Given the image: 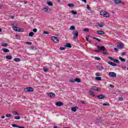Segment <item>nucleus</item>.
Instances as JSON below:
<instances>
[{
	"instance_id": "1",
	"label": "nucleus",
	"mask_w": 128,
	"mask_h": 128,
	"mask_svg": "<svg viewBox=\"0 0 128 128\" xmlns=\"http://www.w3.org/2000/svg\"><path fill=\"white\" fill-rule=\"evenodd\" d=\"M100 16H104V18H110V14L108 12H100Z\"/></svg>"
},
{
	"instance_id": "2",
	"label": "nucleus",
	"mask_w": 128,
	"mask_h": 128,
	"mask_svg": "<svg viewBox=\"0 0 128 128\" xmlns=\"http://www.w3.org/2000/svg\"><path fill=\"white\" fill-rule=\"evenodd\" d=\"M52 42H55V44H58V42H60V40L58 39V38L56 37V36H52Z\"/></svg>"
},
{
	"instance_id": "3",
	"label": "nucleus",
	"mask_w": 128,
	"mask_h": 128,
	"mask_svg": "<svg viewBox=\"0 0 128 128\" xmlns=\"http://www.w3.org/2000/svg\"><path fill=\"white\" fill-rule=\"evenodd\" d=\"M24 92H32L34 90V89L32 88L31 87H27L24 89Z\"/></svg>"
},
{
	"instance_id": "4",
	"label": "nucleus",
	"mask_w": 128,
	"mask_h": 128,
	"mask_svg": "<svg viewBox=\"0 0 128 128\" xmlns=\"http://www.w3.org/2000/svg\"><path fill=\"white\" fill-rule=\"evenodd\" d=\"M109 76H110V78H116V74L114 72H110L108 73Z\"/></svg>"
},
{
	"instance_id": "5",
	"label": "nucleus",
	"mask_w": 128,
	"mask_h": 128,
	"mask_svg": "<svg viewBox=\"0 0 128 128\" xmlns=\"http://www.w3.org/2000/svg\"><path fill=\"white\" fill-rule=\"evenodd\" d=\"M74 34V40H76V38L78 36V31H75L74 32H73Z\"/></svg>"
},
{
	"instance_id": "6",
	"label": "nucleus",
	"mask_w": 128,
	"mask_h": 128,
	"mask_svg": "<svg viewBox=\"0 0 128 128\" xmlns=\"http://www.w3.org/2000/svg\"><path fill=\"white\" fill-rule=\"evenodd\" d=\"M97 98L99 100H104V98H106V96L102 95V94H99L97 96Z\"/></svg>"
},
{
	"instance_id": "7",
	"label": "nucleus",
	"mask_w": 128,
	"mask_h": 128,
	"mask_svg": "<svg viewBox=\"0 0 128 128\" xmlns=\"http://www.w3.org/2000/svg\"><path fill=\"white\" fill-rule=\"evenodd\" d=\"M56 106H64V103H62V102H58L56 103Z\"/></svg>"
},
{
	"instance_id": "8",
	"label": "nucleus",
	"mask_w": 128,
	"mask_h": 128,
	"mask_svg": "<svg viewBox=\"0 0 128 128\" xmlns=\"http://www.w3.org/2000/svg\"><path fill=\"white\" fill-rule=\"evenodd\" d=\"M92 90H98V91L101 90L100 88L98 87V86H93V87H92Z\"/></svg>"
},
{
	"instance_id": "9",
	"label": "nucleus",
	"mask_w": 128,
	"mask_h": 128,
	"mask_svg": "<svg viewBox=\"0 0 128 128\" xmlns=\"http://www.w3.org/2000/svg\"><path fill=\"white\" fill-rule=\"evenodd\" d=\"M12 29L16 32H22V29H18V27H13Z\"/></svg>"
},
{
	"instance_id": "10",
	"label": "nucleus",
	"mask_w": 128,
	"mask_h": 128,
	"mask_svg": "<svg viewBox=\"0 0 128 128\" xmlns=\"http://www.w3.org/2000/svg\"><path fill=\"white\" fill-rule=\"evenodd\" d=\"M43 10L46 12H50V10L48 8V7H44L43 8Z\"/></svg>"
},
{
	"instance_id": "11",
	"label": "nucleus",
	"mask_w": 128,
	"mask_h": 128,
	"mask_svg": "<svg viewBox=\"0 0 128 128\" xmlns=\"http://www.w3.org/2000/svg\"><path fill=\"white\" fill-rule=\"evenodd\" d=\"M48 96L50 98H54L56 96V94L52 92H50L48 94Z\"/></svg>"
},
{
	"instance_id": "12",
	"label": "nucleus",
	"mask_w": 128,
	"mask_h": 128,
	"mask_svg": "<svg viewBox=\"0 0 128 128\" xmlns=\"http://www.w3.org/2000/svg\"><path fill=\"white\" fill-rule=\"evenodd\" d=\"M98 48L100 50H102V52H104V50H106V47H104V46H102L101 47L100 46H98Z\"/></svg>"
},
{
	"instance_id": "13",
	"label": "nucleus",
	"mask_w": 128,
	"mask_h": 128,
	"mask_svg": "<svg viewBox=\"0 0 128 128\" xmlns=\"http://www.w3.org/2000/svg\"><path fill=\"white\" fill-rule=\"evenodd\" d=\"M108 64H110V66H116L117 64L115 63H114L112 62H108Z\"/></svg>"
},
{
	"instance_id": "14",
	"label": "nucleus",
	"mask_w": 128,
	"mask_h": 128,
	"mask_svg": "<svg viewBox=\"0 0 128 128\" xmlns=\"http://www.w3.org/2000/svg\"><path fill=\"white\" fill-rule=\"evenodd\" d=\"M118 48H124V44L120 43L118 46H117Z\"/></svg>"
},
{
	"instance_id": "15",
	"label": "nucleus",
	"mask_w": 128,
	"mask_h": 128,
	"mask_svg": "<svg viewBox=\"0 0 128 128\" xmlns=\"http://www.w3.org/2000/svg\"><path fill=\"white\" fill-rule=\"evenodd\" d=\"M65 48H72V44L70 43H66V44L64 45Z\"/></svg>"
},
{
	"instance_id": "16",
	"label": "nucleus",
	"mask_w": 128,
	"mask_h": 128,
	"mask_svg": "<svg viewBox=\"0 0 128 128\" xmlns=\"http://www.w3.org/2000/svg\"><path fill=\"white\" fill-rule=\"evenodd\" d=\"M97 34H104V31L98 30L97 31Z\"/></svg>"
},
{
	"instance_id": "17",
	"label": "nucleus",
	"mask_w": 128,
	"mask_h": 128,
	"mask_svg": "<svg viewBox=\"0 0 128 128\" xmlns=\"http://www.w3.org/2000/svg\"><path fill=\"white\" fill-rule=\"evenodd\" d=\"M2 50H3L4 52H6H6H10V50H8L7 49V48H4L2 49Z\"/></svg>"
},
{
	"instance_id": "18",
	"label": "nucleus",
	"mask_w": 128,
	"mask_h": 128,
	"mask_svg": "<svg viewBox=\"0 0 128 128\" xmlns=\"http://www.w3.org/2000/svg\"><path fill=\"white\" fill-rule=\"evenodd\" d=\"M114 2L116 4H120L122 2H120V0H114Z\"/></svg>"
},
{
	"instance_id": "19",
	"label": "nucleus",
	"mask_w": 128,
	"mask_h": 128,
	"mask_svg": "<svg viewBox=\"0 0 128 128\" xmlns=\"http://www.w3.org/2000/svg\"><path fill=\"white\" fill-rule=\"evenodd\" d=\"M89 94L90 96H96L94 93L92 91H90Z\"/></svg>"
},
{
	"instance_id": "20",
	"label": "nucleus",
	"mask_w": 128,
	"mask_h": 128,
	"mask_svg": "<svg viewBox=\"0 0 128 128\" xmlns=\"http://www.w3.org/2000/svg\"><path fill=\"white\" fill-rule=\"evenodd\" d=\"M47 4H48V6H54V4H52V2H48Z\"/></svg>"
},
{
	"instance_id": "21",
	"label": "nucleus",
	"mask_w": 128,
	"mask_h": 128,
	"mask_svg": "<svg viewBox=\"0 0 128 128\" xmlns=\"http://www.w3.org/2000/svg\"><path fill=\"white\" fill-rule=\"evenodd\" d=\"M12 114H14V116H19L20 115V114L18 112H16V111H13Z\"/></svg>"
},
{
	"instance_id": "22",
	"label": "nucleus",
	"mask_w": 128,
	"mask_h": 128,
	"mask_svg": "<svg viewBox=\"0 0 128 128\" xmlns=\"http://www.w3.org/2000/svg\"><path fill=\"white\" fill-rule=\"evenodd\" d=\"M6 58L7 60H12V56H10V55L6 56Z\"/></svg>"
},
{
	"instance_id": "23",
	"label": "nucleus",
	"mask_w": 128,
	"mask_h": 128,
	"mask_svg": "<svg viewBox=\"0 0 128 128\" xmlns=\"http://www.w3.org/2000/svg\"><path fill=\"white\" fill-rule=\"evenodd\" d=\"M14 60L16 62H20V58H14Z\"/></svg>"
},
{
	"instance_id": "24",
	"label": "nucleus",
	"mask_w": 128,
	"mask_h": 128,
	"mask_svg": "<svg viewBox=\"0 0 128 128\" xmlns=\"http://www.w3.org/2000/svg\"><path fill=\"white\" fill-rule=\"evenodd\" d=\"M81 80L80 79L78 78H76L75 79V82H80Z\"/></svg>"
},
{
	"instance_id": "25",
	"label": "nucleus",
	"mask_w": 128,
	"mask_h": 128,
	"mask_svg": "<svg viewBox=\"0 0 128 128\" xmlns=\"http://www.w3.org/2000/svg\"><path fill=\"white\" fill-rule=\"evenodd\" d=\"M8 45V43H4L2 42L1 44V46H4V47H6V46Z\"/></svg>"
},
{
	"instance_id": "26",
	"label": "nucleus",
	"mask_w": 128,
	"mask_h": 128,
	"mask_svg": "<svg viewBox=\"0 0 128 128\" xmlns=\"http://www.w3.org/2000/svg\"><path fill=\"white\" fill-rule=\"evenodd\" d=\"M97 68H98V70H104V66H97Z\"/></svg>"
},
{
	"instance_id": "27",
	"label": "nucleus",
	"mask_w": 128,
	"mask_h": 128,
	"mask_svg": "<svg viewBox=\"0 0 128 128\" xmlns=\"http://www.w3.org/2000/svg\"><path fill=\"white\" fill-rule=\"evenodd\" d=\"M69 82L72 83V82H76L75 79L72 78L69 80Z\"/></svg>"
},
{
	"instance_id": "28",
	"label": "nucleus",
	"mask_w": 128,
	"mask_h": 128,
	"mask_svg": "<svg viewBox=\"0 0 128 128\" xmlns=\"http://www.w3.org/2000/svg\"><path fill=\"white\" fill-rule=\"evenodd\" d=\"M119 60H121V62H126V60L120 56H119Z\"/></svg>"
},
{
	"instance_id": "29",
	"label": "nucleus",
	"mask_w": 128,
	"mask_h": 128,
	"mask_svg": "<svg viewBox=\"0 0 128 128\" xmlns=\"http://www.w3.org/2000/svg\"><path fill=\"white\" fill-rule=\"evenodd\" d=\"M71 30H76V27L74 26H71L70 28Z\"/></svg>"
},
{
	"instance_id": "30",
	"label": "nucleus",
	"mask_w": 128,
	"mask_h": 128,
	"mask_svg": "<svg viewBox=\"0 0 128 128\" xmlns=\"http://www.w3.org/2000/svg\"><path fill=\"white\" fill-rule=\"evenodd\" d=\"M34 36V32H30L29 33V36Z\"/></svg>"
},
{
	"instance_id": "31",
	"label": "nucleus",
	"mask_w": 128,
	"mask_h": 128,
	"mask_svg": "<svg viewBox=\"0 0 128 128\" xmlns=\"http://www.w3.org/2000/svg\"><path fill=\"white\" fill-rule=\"evenodd\" d=\"M95 80H102V77H96Z\"/></svg>"
},
{
	"instance_id": "32",
	"label": "nucleus",
	"mask_w": 128,
	"mask_h": 128,
	"mask_svg": "<svg viewBox=\"0 0 128 128\" xmlns=\"http://www.w3.org/2000/svg\"><path fill=\"white\" fill-rule=\"evenodd\" d=\"M68 6H70V8H74V4H68Z\"/></svg>"
},
{
	"instance_id": "33",
	"label": "nucleus",
	"mask_w": 128,
	"mask_h": 128,
	"mask_svg": "<svg viewBox=\"0 0 128 128\" xmlns=\"http://www.w3.org/2000/svg\"><path fill=\"white\" fill-rule=\"evenodd\" d=\"M113 62H116V64H118L120 63V60H116V59H114L113 60Z\"/></svg>"
},
{
	"instance_id": "34",
	"label": "nucleus",
	"mask_w": 128,
	"mask_h": 128,
	"mask_svg": "<svg viewBox=\"0 0 128 128\" xmlns=\"http://www.w3.org/2000/svg\"><path fill=\"white\" fill-rule=\"evenodd\" d=\"M72 112H76V107H73L71 108Z\"/></svg>"
},
{
	"instance_id": "35",
	"label": "nucleus",
	"mask_w": 128,
	"mask_h": 128,
	"mask_svg": "<svg viewBox=\"0 0 128 128\" xmlns=\"http://www.w3.org/2000/svg\"><path fill=\"white\" fill-rule=\"evenodd\" d=\"M6 118H11L12 117V114H8L6 115Z\"/></svg>"
},
{
	"instance_id": "36",
	"label": "nucleus",
	"mask_w": 128,
	"mask_h": 128,
	"mask_svg": "<svg viewBox=\"0 0 128 128\" xmlns=\"http://www.w3.org/2000/svg\"><path fill=\"white\" fill-rule=\"evenodd\" d=\"M72 14H77L78 12H76V11L74 10H72L71 12Z\"/></svg>"
},
{
	"instance_id": "37",
	"label": "nucleus",
	"mask_w": 128,
	"mask_h": 128,
	"mask_svg": "<svg viewBox=\"0 0 128 128\" xmlns=\"http://www.w3.org/2000/svg\"><path fill=\"white\" fill-rule=\"evenodd\" d=\"M15 120H20V116H16L14 117Z\"/></svg>"
},
{
	"instance_id": "38",
	"label": "nucleus",
	"mask_w": 128,
	"mask_h": 128,
	"mask_svg": "<svg viewBox=\"0 0 128 128\" xmlns=\"http://www.w3.org/2000/svg\"><path fill=\"white\" fill-rule=\"evenodd\" d=\"M26 44H29L30 46H32V42H26Z\"/></svg>"
},
{
	"instance_id": "39",
	"label": "nucleus",
	"mask_w": 128,
	"mask_h": 128,
	"mask_svg": "<svg viewBox=\"0 0 128 128\" xmlns=\"http://www.w3.org/2000/svg\"><path fill=\"white\" fill-rule=\"evenodd\" d=\"M98 26L100 28H102V26H104V24H102V23L98 24Z\"/></svg>"
},
{
	"instance_id": "40",
	"label": "nucleus",
	"mask_w": 128,
	"mask_h": 128,
	"mask_svg": "<svg viewBox=\"0 0 128 128\" xmlns=\"http://www.w3.org/2000/svg\"><path fill=\"white\" fill-rule=\"evenodd\" d=\"M16 38H17V40H20V36L18 34L16 35Z\"/></svg>"
},
{
	"instance_id": "41",
	"label": "nucleus",
	"mask_w": 128,
	"mask_h": 128,
	"mask_svg": "<svg viewBox=\"0 0 128 128\" xmlns=\"http://www.w3.org/2000/svg\"><path fill=\"white\" fill-rule=\"evenodd\" d=\"M94 60H100V58L96 56L94 57Z\"/></svg>"
},
{
	"instance_id": "42",
	"label": "nucleus",
	"mask_w": 128,
	"mask_h": 128,
	"mask_svg": "<svg viewBox=\"0 0 128 128\" xmlns=\"http://www.w3.org/2000/svg\"><path fill=\"white\" fill-rule=\"evenodd\" d=\"M60 50H66V47H60Z\"/></svg>"
},
{
	"instance_id": "43",
	"label": "nucleus",
	"mask_w": 128,
	"mask_h": 128,
	"mask_svg": "<svg viewBox=\"0 0 128 128\" xmlns=\"http://www.w3.org/2000/svg\"><path fill=\"white\" fill-rule=\"evenodd\" d=\"M94 39L96 40H98V42H100V40L98 39V38H96V37H94Z\"/></svg>"
},
{
	"instance_id": "44",
	"label": "nucleus",
	"mask_w": 128,
	"mask_h": 128,
	"mask_svg": "<svg viewBox=\"0 0 128 128\" xmlns=\"http://www.w3.org/2000/svg\"><path fill=\"white\" fill-rule=\"evenodd\" d=\"M12 126H13V128H18V126L14 124H12Z\"/></svg>"
},
{
	"instance_id": "45",
	"label": "nucleus",
	"mask_w": 128,
	"mask_h": 128,
	"mask_svg": "<svg viewBox=\"0 0 128 128\" xmlns=\"http://www.w3.org/2000/svg\"><path fill=\"white\" fill-rule=\"evenodd\" d=\"M108 58H109V60H113V61H114V58H112V57H111V56H108Z\"/></svg>"
},
{
	"instance_id": "46",
	"label": "nucleus",
	"mask_w": 128,
	"mask_h": 128,
	"mask_svg": "<svg viewBox=\"0 0 128 128\" xmlns=\"http://www.w3.org/2000/svg\"><path fill=\"white\" fill-rule=\"evenodd\" d=\"M43 34H48V32H46V31H44V32H43Z\"/></svg>"
},
{
	"instance_id": "47",
	"label": "nucleus",
	"mask_w": 128,
	"mask_h": 128,
	"mask_svg": "<svg viewBox=\"0 0 128 128\" xmlns=\"http://www.w3.org/2000/svg\"><path fill=\"white\" fill-rule=\"evenodd\" d=\"M96 76H100V72H96Z\"/></svg>"
},
{
	"instance_id": "48",
	"label": "nucleus",
	"mask_w": 128,
	"mask_h": 128,
	"mask_svg": "<svg viewBox=\"0 0 128 128\" xmlns=\"http://www.w3.org/2000/svg\"><path fill=\"white\" fill-rule=\"evenodd\" d=\"M84 31L88 32H90V30L88 28H84Z\"/></svg>"
},
{
	"instance_id": "49",
	"label": "nucleus",
	"mask_w": 128,
	"mask_h": 128,
	"mask_svg": "<svg viewBox=\"0 0 128 128\" xmlns=\"http://www.w3.org/2000/svg\"><path fill=\"white\" fill-rule=\"evenodd\" d=\"M34 32H38V30L36 28L33 29Z\"/></svg>"
},
{
	"instance_id": "50",
	"label": "nucleus",
	"mask_w": 128,
	"mask_h": 128,
	"mask_svg": "<svg viewBox=\"0 0 128 128\" xmlns=\"http://www.w3.org/2000/svg\"><path fill=\"white\" fill-rule=\"evenodd\" d=\"M118 48H114V51L116 52H118Z\"/></svg>"
},
{
	"instance_id": "51",
	"label": "nucleus",
	"mask_w": 128,
	"mask_h": 128,
	"mask_svg": "<svg viewBox=\"0 0 128 128\" xmlns=\"http://www.w3.org/2000/svg\"><path fill=\"white\" fill-rule=\"evenodd\" d=\"M122 56H126V52H123L122 53Z\"/></svg>"
},
{
	"instance_id": "52",
	"label": "nucleus",
	"mask_w": 128,
	"mask_h": 128,
	"mask_svg": "<svg viewBox=\"0 0 128 128\" xmlns=\"http://www.w3.org/2000/svg\"><path fill=\"white\" fill-rule=\"evenodd\" d=\"M100 50L98 48V50H95V52H100Z\"/></svg>"
},
{
	"instance_id": "53",
	"label": "nucleus",
	"mask_w": 128,
	"mask_h": 128,
	"mask_svg": "<svg viewBox=\"0 0 128 128\" xmlns=\"http://www.w3.org/2000/svg\"><path fill=\"white\" fill-rule=\"evenodd\" d=\"M43 70H44V72H46L48 70L46 68H44Z\"/></svg>"
},
{
	"instance_id": "54",
	"label": "nucleus",
	"mask_w": 128,
	"mask_h": 128,
	"mask_svg": "<svg viewBox=\"0 0 128 128\" xmlns=\"http://www.w3.org/2000/svg\"><path fill=\"white\" fill-rule=\"evenodd\" d=\"M102 106H108V104H106V103H104Z\"/></svg>"
},
{
	"instance_id": "55",
	"label": "nucleus",
	"mask_w": 128,
	"mask_h": 128,
	"mask_svg": "<svg viewBox=\"0 0 128 128\" xmlns=\"http://www.w3.org/2000/svg\"><path fill=\"white\" fill-rule=\"evenodd\" d=\"M118 100H122L123 98L122 97H119Z\"/></svg>"
},
{
	"instance_id": "56",
	"label": "nucleus",
	"mask_w": 128,
	"mask_h": 128,
	"mask_svg": "<svg viewBox=\"0 0 128 128\" xmlns=\"http://www.w3.org/2000/svg\"><path fill=\"white\" fill-rule=\"evenodd\" d=\"M80 103H81V104H86V102H84V100H82V101L80 102Z\"/></svg>"
},
{
	"instance_id": "57",
	"label": "nucleus",
	"mask_w": 128,
	"mask_h": 128,
	"mask_svg": "<svg viewBox=\"0 0 128 128\" xmlns=\"http://www.w3.org/2000/svg\"><path fill=\"white\" fill-rule=\"evenodd\" d=\"M87 8H88V10H90V6L87 5Z\"/></svg>"
},
{
	"instance_id": "58",
	"label": "nucleus",
	"mask_w": 128,
	"mask_h": 128,
	"mask_svg": "<svg viewBox=\"0 0 128 128\" xmlns=\"http://www.w3.org/2000/svg\"><path fill=\"white\" fill-rule=\"evenodd\" d=\"M110 88H114V86L112 84H110Z\"/></svg>"
},
{
	"instance_id": "59",
	"label": "nucleus",
	"mask_w": 128,
	"mask_h": 128,
	"mask_svg": "<svg viewBox=\"0 0 128 128\" xmlns=\"http://www.w3.org/2000/svg\"><path fill=\"white\" fill-rule=\"evenodd\" d=\"M102 54H108V53H106V52H102Z\"/></svg>"
},
{
	"instance_id": "60",
	"label": "nucleus",
	"mask_w": 128,
	"mask_h": 128,
	"mask_svg": "<svg viewBox=\"0 0 128 128\" xmlns=\"http://www.w3.org/2000/svg\"><path fill=\"white\" fill-rule=\"evenodd\" d=\"M86 40L87 42H90V40H88V38L86 37Z\"/></svg>"
},
{
	"instance_id": "61",
	"label": "nucleus",
	"mask_w": 128,
	"mask_h": 128,
	"mask_svg": "<svg viewBox=\"0 0 128 128\" xmlns=\"http://www.w3.org/2000/svg\"><path fill=\"white\" fill-rule=\"evenodd\" d=\"M82 2H84L85 4H86V0H82Z\"/></svg>"
},
{
	"instance_id": "62",
	"label": "nucleus",
	"mask_w": 128,
	"mask_h": 128,
	"mask_svg": "<svg viewBox=\"0 0 128 128\" xmlns=\"http://www.w3.org/2000/svg\"><path fill=\"white\" fill-rule=\"evenodd\" d=\"M18 128H24V126H18Z\"/></svg>"
},
{
	"instance_id": "63",
	"label": "nucleus",
	"mask_w": 128,
	"mask_h": 128,
	"mask_svg": "<svg viewBox=\"0 0 128 128\" xmlns=\"http://www.w3.org/2000/svg\"><path fill=\"white\" fill-rule=\"evenodd\" d=\"M30 49H31V50H34V46H32V47L30 48Z\"/></svg>"
},
{
	"instance_id": "64",
	"label": "nucleus",
	"mask_w": 128,
	"mask_h": 128,
	"mask_svg": "<svg viewBox=\"0 0 128 128\" xmlns=\"http://www.w3.org/2000/svg\"><path fill=\"white\" fill-rule=\"evenodd\" d=\"M6 118L5 116H2L1 117L2 118Z\"/></svg>"
}]
</instances>
